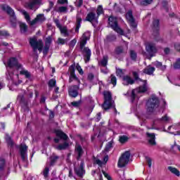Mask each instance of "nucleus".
I'll return each instance as SVG.
<instances>
[{"label": "nucleus", "mask_w": 180, "mask_h": 180, "mask_svg": "<svg viewBox=\"0 0 180 180\" xmlns=\"http://www.w3.org/2000/svg\"><path fill=\"white\" fill-rule=\"evenodd\" d=\"M96 13L98 16L100 15H102L103 13V8H102V6H98L97 8Z\"/></svg>", "instance_id": "nucleus-47"}, {"label": "nucleus", "mask_w": 180, "mask_h": 180, "mask_svg": "<svg viewBox=\"0 0 180 180\" xmlns=\"http://www.w3.org/2000/svg\"><path fill=\"white\" fill-rule=\"evenodd\" d=\"M85 20L87 22H91L93 26L95 27L98 25V18L96 14L94 12H90L87 14Z\"/></svg>", "instance_id": "nucleus-12"}, {"label": "nucleus", "mask_w": 180, "mask_h": 180, "mask_svg": "<svg viewBox=\"0 0 180 180\" xmlns=\"http://www.w3.org/2000/svg\"><path fill=\"white\" fill-rule=\"evenodd\" d=\"M42 0H30L27 4V8L31 11H36L39 9V6L41 4Z\"/></svg>", "instance_id": "nucleus-13"}, {"label": "nucleus", "mask_w": 180, "mask_h": 180, "mask_svg": "<svg viewBox=\"0 0 180 180\" xmlns=\"http://www.w3.org/2000/svg\"><path fill=\"white\" fill-rule=\"evenodd\" d=\"M37 18H34V20H32V21L30 20V22H28L29 25H30V26H34V25H36V23H37Z\"/></svg>", "instance_id": "nucleus-59"}, {"label": "nucleus", "mask_w": 180, "mask_h": 180, "mask_svg": "<svg viewBox=\"0 0 180 180\" xmlns=\"http://www.w3.org/2000/svg\"><path fill=\"white\" fill-rule=\"evenodd\" d=\"M6 141L10 147H13V141L8 134L6 135Z\"/></svg>", "instance_id": "nucleus-32"}, {"label": "nucleus", "mask_w": 180, "mask_h": 180, "mask_svg": "<svg viewBox=\"0 0 180 180\" xmlns=\"http://www.w3.org/2000/svg\"><path fill=\"white\" fill-rule=\"evenodd\" d=\"M104 96V102L102 105L104 110H109V109H114L115 115H117V110H116V105H115V101L112 98V93L110 91H104L103 93Z\"/></svg>", "instance_id": "nucleus-2"}, {"label": "nucleus", "mask_w": 180, "mask_h": 180, "mask_svg": "<svg viewBox=\"0 0 180 180\" xmlns=\"http://www.w3.org/2000/svg\"><path fill=\"white\" fill-rule=\"evenodd\" d=\"M4 167H5V159L0 158V171L4 169Z\"/></svg>", "instance_id": "nucleus-52"}, {"label": "nucleus", "mask_w": 180, "mask_h": 180, "mask_svg": "<svg viewBox=\"0 0 180 180\" xmlns=\"http://www.w3.org/2000/svg\"><path fill=\"white\" fill-rule=\"evenodd\" d=\"M54 22L56 23V27L58 29H60L63 26H61V24L60 23V20L58 19H55Z\"/></svg>", "instance_id": "nucleus-58"}, {"label": "nucleus", "mask_w": 180, "mask_h": 180, "mask_svg": "<svg viewBox=\"0 0 180 180\" xmlns=\"http://www.w3.org/2000/svg\"><path fill=\"white\" fill-rule=\"evenodd\" d=\"M18 101H19L20 103L21 104L23 112H29V107H27V103L25 101V97L22 95H20L18 96Z\"/></svg>", "instance_id": "nucleus-18"}, {"label": "nucleus", "mask_w": 180, "mask_h": 180, "mask_svg": "<svg viewBox=\"0 0 180 180\" xmlns=\"http://www.w3.org/2000/svg\"><path fill=\"white\" fill-rule=\"evenodd\" d=\"M20 28L21 33H26V32H27V25L25 23H21Z\"/></svg>", "instance_id": "nucleus-35"}, {"label": "nucleus", "mask_w": 180, "mask_h": 180, "mask_svg": "<svg viewBox=\"0 0 180 180\" xmlns=\"http://www.w3.org/2000/svg\"><path fill=\"white\" fill-rule=\"evenodd\" d=\"M108 56H103V59L101 60V61L100 62L101 65H102V67H106V65H108Z\"/></svg>", "instance_id": "nucleus-38"}, {"label": "nucleus", "mask_w": 180, "mask_h": 180, "mask_svg": "<svg viewBox=\"0 0 180 180\" xmlns=\"http://www.w3.org/2000/svg\"><path fill=\"white\" fill-rule=\"evenodd\" d=\"M115 53L116 54H122L123 53V47L122 46H118L115 49Z\"/></svg>", "instance_id": "nucleus-53"}, {"label": "nucleus", "mask_w": 180, "mask_h": 180, "mask_svg": "<svg viewBox=\"0 0 180 180\" xmlns=\"http://www.w3.org/2000/svg\"><path fill=\"white\" fill-rule=\"evenodd\" d=\"M36 19L38 22H44V20H46V18H44V14L37 15Z\"/></svg>", "instance_id": "nucleus-40"}, {"label": "nucleus", "mask_w": 180, "mask_h": 180, "mask_svg": "<svg viewBox=\"0 0 180 180\" xmlns=\"http://www.w3.org/2000/svg\"><path fill=\"white\" fill-rule=\"evenodd\" d=\"M76 68L77 70V71L79 72V73L80 74V75H84V71L82 70V68H81L80 65H79L78 64L76 66Z\"/></svg>", "instance_id": "nucleus-57"}, {"label": "nucleus", "mask_w": 180, "mask_h": 180, "mask_svg": "<svg viewBox=\"0 0 180 180\" xmlns=\"http://www.w3.org/2000/svg\"><path fill=\"white\" fill-rule=\"evenodd\" d=\"M75 153L77 154V160H81V158L84 155V149H82V146H81V145H77L75 149Z\"/></svg>", "instance_id": "nucleus-20"}, {"label": "nucleus", "mask_w": 180, "mask_h": 180, "mask_svg": "<svg viewBox=\"0 0 180 180\" xmlns=\"http://www.w3.org/2000/svg\"><path fill=\"white\" fill-rule=\"evenodd\" d=\"M79 85L80 84L71 85L68 87V94L70 98H77V96L79 95Z\"/></svg>", "instance_id": "nucleus-9"}, {"label": "nucleus", "mask_w": 180, "mask_h": 180, "mask_svg": "<svg viewBox=\"0 0 180 180\" xmlns=\"http://www.w3.org/2000/svg\"><path fill=\"white\" fill-rule=\"evenodd\" d=\"M153 3V0H142L140 2V5L141 6H147L148 5H150Z\"/></svg>", "instance_id": "nucleus-37"}, {"label": "nucleus", "mask_w": 180, "mask_h": 180, "mask_svg": "<svg viewBox=\"0 0 180 180\" xmlns=\"http://www.w3.org/2000/svg\"><path fill=\"white\" fill-rule=\"evenodd\" d=\"M133 77H134V81L136 82H143V79H141L140 77H139V73L137 72H132Z\"/></svg>", "instance_id": "nucleus-30"}, {"label": "nucleus", "mask_w": 180, "mask_h": 180, "mask_svg": "<svg viewBox=\"0 0 180 180\" xmlns=\"http://www.w3.org/2000/svg\"><path fill=\"white\" fill-rule=\"evenodd\" d=\"M49 172H50V169L49 167H45L43 171L44 178H47V176H49Z\"/></svg>", "instance_id": "nucleus-50"}, {"label": "nucleus", "mask_w": 180, "mask_h": 180, "mask_svg": "<svg viewBox=\"0 0 180 180\" xmlns=\"http://www.w3.org/2000/svg\"><path fill=\"white\" fill-rule=\"evenodd\" d=\"M108 25L112 29L114 30L115 32H116L119 34H124V32L119 26V23L117 22V18L110 16L108 18Z\"/></svg>", "instance_id": "nucleus-4"}, {"label": "nucleus", "mask_w": 180, "mask_h": 180, "mask_svg": "<svg viewBox=\"0 0 180 180\" xmlns=\"http://www.w3.org/2000/svg\"><path fill=\"white\" fill-rule=\"evenodd\" d=\"M20 154L22 161H26V157H27V146L25 144L20 146Z\"/></svg>", "instance_id": "nucleus-19"}, {"label": "nucleus", "mask_w": 180, "mask_h": 180, "mask_svg": "<svg viewBox=\"0 0 180 180\" xmlns=\"http://www.w3.org/2000/svg\"><path fill=\"white\" fill-rule=\"evenodd\" d=\"M22 15H24L25 20H27V23H29L30 21V15H29L27 11H23Z\"/></svg>", "instance_id": "nucleus-45"}, {"label": "nucleus", "mask_w": 180, "mask_h": 180, "mask_svg": "<svg viewBox=\"0 0 180 180\" xmlns=\"http://www.w3.org/2000/svg\"><path fill=\"white\" fill-rule=\"evenodd\" d=\"M20 74L21 75H25V78H30V72H29L27 70H21Z\"/></svg>", "instance_id": "nucleus-43"}, {"label": "nucleus", "mask_w": 180, "mask_h": 180, "mask_svg": "<svg viewBox=\"0 0 180 180\" xmlns=\"http://www.w3.org/2000/svg\"><path fill=\"white\" fill-rule=\"evenodd\" d=\"M159 120L160 122H168V120H169V117H168V116H167V115H165L164 117L160 118Z\"/></svg>", "instance_id": "nucleus-62"}, {"label": "nucleus", "mask_w": 180, "mask_h": 180, "mask_svg": "<svg viewBox=\"0 0 180 180\" xmlns=\"http://www.w3.org/2000/svg\"><path fill=\"white\" fill-rule=\"evenodd\" d=\"M2 9L3 11H5V12H6L8 15H9L11 18L10 22L13 27H15V26H16V15H15V11H13V9H12L11 6L6 5H4L2 6Z\"/></svg>", "instance_id": "nucleus-6"}, {"label": "nucleus", "mask_w": 180, "mask_h": 180, "mask_svg": "<svg viewBox=\"0 0 180 180\" xmlns=\"http://www.w3.org/2000/svg\"><path fill=\"white\" fill-rule=\"evenodd\" d=\"M126 18L131 27L134 29L137 27V23L136 22L134 17H133V11H129L126 14Z\"/></svg>", "instance_id": "nucleus-11"}, {"label": "nucleus", "mask_w": 180, "mask_h": 180, "mask_svg": "<svg viewBox=\"0 0 180 180\" xmlns=\"http://www.w3.org/2000/svg\"><path fill=\"white\" fill-rule=\"evenodd\" d=\"M162 6L166 11V12H169V8H168V2L167 1H162Z\"/></svg>", "instance_id": "nucleus-46"}, {"label": "nucleus", "mask_w": 180, "mask_h": 180, "mask_svg": "<svg viewBox=\"0 0 180 180\" xmlns=\"http://www.w3.org/2000/svg\"><path fill=\"white\" fill-rule=\"evenodd\" d=\"M69 71L70 72L69 78L70 84H71L72 81H76L77 85H81V81L77 77V75H75V64H72L70 66Z\"/></svg>", "instance_id": "nucleus-8"}, {"label": "nucleus", "mask_w": 180, "mask_h": 180, "mask_svg": "<svg viewBox=\"0 0 180 180\" xmlns=\"http://www.w3.org/2000/svg\"><path fill=\"white\" fill-rule=\"evenodd\" d=\"M110 84H113V86H116V84L117 82V79L116 78V76L111 75L110 77Z\"/></svg>", "instance_id": "nucleus-36"}, {"label": "nucleus", "mask_w": 180, "mask_h": 180, "mask_svg": "<svg viewBox=\"0 0 180 180\" xmlns=\"http://www.w3.org/2000/svg\"><path fill=\"white\" fill-rule=\"evenodd\" d=\"M84 165H85V162L84 160H82L79 167H75L74 169L76 175H77V176H79L80 178H82V176H84V174H85Z\"/></svg>", "instance_id": "nucleus-16"}, {"label": "nucleus", "mask_w": 180, "mask_h": 180, "mask_svg": "<svg viewBox=\"0 0 180 180\" xmlns=\"http://www.w3.org/2000/svg\"><path fill=\"white\" fill-rule=\"evenodd\" d=\"M154 65H155V67H157L158 68H161L162 67V63L155 61L154 62Z\"/></svg>", "instance_id": "nucleus-61"}, {"label": "nucleus", "mask_w": 180, "mask_h": 180, "mask_svg": "<svg viewBox=\"0 0 180 180\" xmlns=\"http://www.w3.org/2000/svg\"><path fill=\"white\" fill-rule=\"evenodd\" d=\"M9 36V33L7 31L0 30V37H8Z\"/></svg>", "instance_id": "nucleus-51"}, {"label": "nucleus", "mask_w": 180, "mask_h": 180, "mask_svg": "<svg viewBox=\"0 0 180 180\" xmlns=\"http://www.w3.org/2000/svg\"><path fill=\"white\" fill-rule=\"evenodd\" d=\"M82 5H84V0H78L75 3V6H77V8H81V6H82Z\"/></svg>", "instance_id": "nucleus-54"}, {"label": "nucleus", "mask_w": 180, "mask_h": 180, "mask_svg": "<svg viewBox=\"0 0 180 180\" xmlns=\"http://www.w3.org/2000/svg\"><path fill=\"white\" fill-rule=\"evenodd\" d=\"M59 30L63 36H64V37H68V36H70V33L68 32V28H67V27H62L59 28Z\"/></svg>", "instance_id": "nucleus-26"}, {"label": "nucleus", "mask_w": 180, "mask_h": 180, "mask_svg": "<svg viewBox=\"0 0 180 180\" xmlns=\"http://www.w3.org/2000/svg\"><path fill=\"white\" fill-rule=\"evenodd\" d=\"M68 9V8L66 6H60L58 8V12H59L60 13H64L67 12Z\"/></svg>", "instance_id": "nucleus-44"}, {"label": "nucleus", "mask_w": 180, "mask_h": 180, "mask_svg": "<svg viewBox=\"0 0 180 180\" xmlns=\"http://www.w3.org/2000/svg\"><path fill=\"white\" fill-rule=\"evenodd\" d=\"M174 70H180V58L177 59L176 63L173 65Z\"/></svg>", "instance_id": "nucleus-42"}, {"label": "nucleus", "mask_w": 180, "mask_h": 180, "mask_svg": "<svg viewBox=\"0 0 180 180\" xmlns=\"http://www.w3.org/2000/svg\"><path fill=\"white\" fill-rule=\"evenodd\" d=\"M72 105L75 106V108H78V106H79V105H81V100L78 101H73L72 102Z\"/></svg>", "instance_id": "nucleus-55"}, {"label": "nucleus", "mask_w": 180, "mask_h": 180, "mask_svg": "<svg viewBox=\"0 0 180 180\" xmlns=\"http://www.w3.org/2000/svg\"><path fill=\"white\" fill-rule=\"evenodd\" d=\"M68 146H70V144L68 142H64L63 144H59L58 146H56L55 148L61 151V150H66Z\"/></svg>", "instance_id": "nucleus-27"}, {"label": "nucleus", "mask_w": 180, "mask_h": 180, "mask_svg": "<svg viewBox=\"0 0 180 180\" xmlns=\"http://www.w3.org/2000/svg\"><path fill=\"white\" fill-rule=\"evenodd\" d=\"M55 133L56 134V137H58L60 140H64V141H67V140H68V136L63 131L56 130Z\"/></svg>", "instance_id": "nucleus-22"}, {"label": "nucleus", "mask_w": 180, "mask_h": 180, "mask_svg": "<svg viewBox=\"0 0 180 180\" xmlns=\"http://www.w3.org/2000/svg\"><path fill=\"white\" fill-rule=\"evenodd\" d=\"M76 27H75V32L79 33V27H81V23L82 22V18L79 14H77L76 16Z\"/></svg>", "instance_id": "nucleus-24"}, {"label": "nucleus", "mask_w": 180, "mask_h": 180, "mask_svg": "<svg viewBox=\"0 0 180 180\" xmlns=\"http://www.w3.org/2000/svg\"><path fill=\"white\" fill-rule=\"evenodd\" d=\"M42 41H43L41 40L37 41V39L36 37L30 39V44L31 47H32L34 53L37 52V47Z\"/></svg>", "instance_id": "nucleus-17"}, {"label": "nucleus", "mask_w": 180, "mask_h": 180, "mask_svg": "<svg viewBox=\"0 0 180 180\" xmlns=\"http://www.w3.org/2000/svg\"><path fill=\"white\" fill-rule=\"evenodd\" d=\"M146 136L148 137V143L150 144V146H155L157 143L155 142V134L152 133L150 134L148 132L146 133Z\"/></svg>", "instance_id": "nucleus-23"}, {"label": "nucleus", "mask_w": 180, "mask_h": 180, "mask_svg": "<svg viewBox=\"0 0 180 180\" xmlns=\"http://www.w3.org/2000/svg\"><path fill=\"white\" fill-rule=\"evenodd\" d=\"M51 41H53V39H52L51 37H48L46 39L45 44H48V45L50 46L51 44Z\"/></svg>", "instance_id": "nucleus-56"}, {"label": "nucleus", "mask_w": 180, "mask_h": 180, "mask_svg": "<svg viewBox=\"0 0 180 180\" xmlns=\"http://www.w3.org/2000/svg\"><path fill=\"white\" fill-rule=\"evenodd\" d=\"M90 39L91 33L89 32H86L82 34L79 41V51H81L82 54L83 55L85 63H89L91 60V56L92 55L91 49H89L88 47H85L88 40Z\"/></svg>", "instance_id": "nucleus-1"}, {"label": "nucleus", "mask_w": 180, "mask_h": 180, "mask_svg": "<svg viewBox=\"0 0 180 180\" xmlns=\"http://www.w3.org/2000/svg\"><path fill=\"white\" fill-rule=\"evenodd\" d=\"M116 40V35L111 34L107 36L108 41H115Z\"/></svg>", "instance_id": "nucleus-41"}, {"label": "nucleus", "mask_w": 180, "mask_h": 180, "mask_svg": "<svg viewBox=\"0 0 180 180\" xmlns=\"http://www.w3.org/2000/svg\"><path fill=\"white\" fill-rule=\"evenodd\" d=\"M167 169H169V171H170V172H172V174H174L176 176H180V172H179V170H178V169L173 167L172 166H169L167 167Z\"/></svg>", "instance_id": "nucleus-29"}, {"label": "nucleus", "mask_w": 180, "mask_h": 180, "mask_svg": "<svg viewBox=\"0 0 180 180\" xmlns=\"http://www.w3.org/2000/svg\"><path fill=\"white\" fill-rule=\"evenodd\" d=\"M57 84V81H56V79H51L49 80L48 85L49 88H54Z\"/></svg>", "instance_id": "nucleus-39"}, {"label": "nucleus", "mask_w": 180, "mask_h": 180, "mask_svg": "<svg viewBox=\"0 0 180 180\" xmlns=\"http://www.w3.org/2000/svg\"><path fill=\"white\" fill-rule=\"evenodd\" d=\"M116 75L117 77H120V78H122V77L123 78L124 77V72L120 68H116Z\"/></svg>", "instance_id": "nucleus-34"}, {"label": "nucleus", "mask_w": 180, "mask_h": 180, "mask_svg": "<svg viewBox=\"0 0 180 180\" xmlns=\"http://www.w3.org/2000/svg\"><path fill=\"white\" fill-rule=\"evenodd\" d=\"M154 71H155V68L148 65L143 69V73L146 74L147 75H153V74H154Z\"/></svg>", "instance_id": "nucleus-25"}, {"label": "nucleus", "mask_w": 180, "mask_h": 180, "mask_svg": "<svg viewBox=\"0 0 180 180\" xmlns=\"http://www.w3.org/2000/svg\"><path fill=\"white\" fill-rule=\"evenodd\" d=\"M143 84L142 86H140L139 87L131 91V102H134V99H136V96H137L136 94H144V92H147V91H148V86H147V80H143Z\"/></svg>", "instance_id": "nucleus-5"}, {"label": "nucleus", "mask_w": 180, "mask_h": 180, "mask_svg": "<svg viewBox=\"0 0 180 180\" xmlns=\"http://www.w3.org/2000/svg\"><path fill=\"white\" fill-rule=\"evenodd\" d=\"M58 44H65V39H62V38H58Z\"/></svg>", "instance_id": "nucleus-63"}, {"label": "nucleus", "mask_w": 180, "mask_h": 180, "mask_svg": "<svg viewBox=\"0 0 180 180\" xmlns=\"http://www.w3.org/2000/svg\"><path fill=\"white\" fill-rule=\"evenodd\" d=\"M129 56L133 61H136V60H137V53L135 51L131 50L129 51Z\"/></svg>", "instance_id": "nucleus-33"}, {"label": "nucleus", "mask_w": 180, "mask_h": 180, "mask_svg": "<svg viewBox=\"0 0 180 180\" xmlns=\"http://www.w3.org/2000/svg\"><path fill=\"white\" fill-rule=\"evenodd\" d=\"M112 148L113 141H110L106 144L104 151H105V153H108V151H110V149H112Z\"/></svg>", "instance_id": "nucleus-31"}, {"label": "nucleus", "mask_w": 180, "mask_h": 180, "mask_svg": "<svg viewBox=\"0 0 180 180\" xmlns=\"http://www.w3.org/2000/svg\"><path fill=\"white\" fill-rule=\"evenodd\" d=\"M7 65L9 68H13L14 67L18 69L22 68V65L18 62V59L16 58H11L8 60Z\"/></svg>", "instance_id": "nucleus-15"}, {"label": "nucleus", "mask_w": 180, "mask_h": 180, "mask_svg": "<svg viewBox=\"0 0 180 180\" xmlns=\"http://www.w3.org/2000/svg\"><path fill=\"white\" fill-rule=\"evenodd\" d=\"M50 50V45L46 44L44 46V50H43V53L46 56L47 55V53H49V51Z\"/></svg>", "instance_id": "nucleus-49"}, {"label": "nucleus", "mask_w": 180, "mask_h": 180, "mask_svg": "<svg viewBox=\"0 0 180 180\" xmlns=\"http://www.w3.org/2000/svg\"><path fill=\"white\" fill-rule=\"evenodd\" d=\"M127 140H129V138L126 136H120V142L123 143H126V141H127Z\"/></svg>", "instance_id": "nucleus-48"}, {"label": "nucleus", "mask_w": 180, "mask_h": 180, "mask_svg": "<svg viewBox=\"0 0 180 180\" xmlns=\"http://www.w3.org/2000/svg\"><path fill=\"white\" fill-rule=\"evenodd\" d=\"M146 50L150 58L154 57L155 53H157V48L155 47V44L153 43L147 44L146 46Z\"/></svg>", "instance_id": "nucleus-14"}, {"label": "nucleus", "mask_w": 180, "mask_h": 180, "mask_svg": "<svg viewBox=\"0 0 180 180\" xmlns=\"http://www.w3.org/2000/svg\"><path fill=\"white\" fill-rule=\"evenodd\" d=\"M174 48L177 51H179V53H180V44L179 43L175 44Z\"/></svg>", "instance_id": "nucleus-64"}, {"label": "nucleus", "mask_w": 180, "mask_h": 180, "mask_svg": "<svg viewBox=\"0 0 180 180\" xmlns=\"http://www.w3.org/2000/svg\"><path fill=\"white\" fill-rule=\"evenodd\" d=\"M122 84L127 86L128 85H133V84H134V79H133V78L129 75L123 76Z\"/></svg>", "instance_id": "nucleus-21"}, {"label": "nucleus", "mask_w": 180, "mask_h": 180, "mask_svg": "<svg viewBox=\"0 0 180 180\" xmlns=\"http://www.w3.org/2000/svg\"><path fill=\"white\" fill-rule=\"evenodd\" d=\"M130 151H125L120 158L118 160V167L120 168H123L126 167L129 164V161H130Z\"/></svg>", "instance_id": "nucleus-7"}, {"label": "nucleus", "mask_w": 180, "mask_h": 180, "mask_svg": "<svg viewBox=\"0 0 180 180\" xmlns=\"http://www.w3.org/2000/svg\"><path fill=\"white\" fill-rule=\"evenodd\" d=\"M153 27H155V30L153 31V36L155 37V40L156 41H160L161 39L160 38V31L158 29H160V20H154L153 22Z\"/></svg>", "instance_id": "nucleus-10"}, {"label": "nucleus", "mask_w": 180, "mask_h": 180, "mask_svg": "<svg viewBox=\"0 0 180 180\" xmlns=\"http://www.w3.org/2000/svg\"><path fill=\"white\" fill-rule=\"evenodd\" d=\"M95 164H97V165H99V167H102V165H103V162L99 159H95Z\"/></svg>", "instance_id": "nucleus-60"}, {"label": "nucleus", "mask_w": 180, "mask_h": 180, "mask_svg": "<svg viewBox=\"0 0 180 180\" xmlns=\"http://www.w3.org/2000/svg\"><path fill=\"white\" fill-rule=\"evenodd\" d=\"M60 159L59 156H57L56 155H52L50 157V165L51 167H53V165H54V164H56V162H57V161H58V160Z\"/></svg>", "instance_id": "nucleus-28"}, {"label": "nucleus", "mask_w": 180, "mask_h": 180, "mask_svg": "<svg viewBox=\"0 0 180 180\" xmlns=\"http://www.w3.org/2000/svg\"><path fill=\"white\" fill-rule=\"evenodd\" d=\"M160 106V99L155 95H152L151 97L146 102V112L151 115L157 110Z\"/></svg>", "instance_id": "nucleus-3"}]
</instances>
